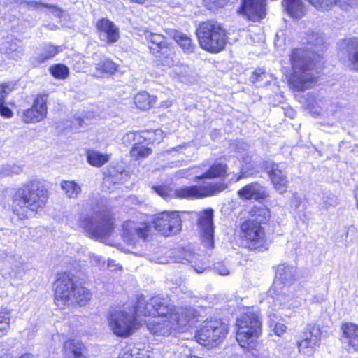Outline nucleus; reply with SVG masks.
<instances>
[{
  "label": "nucleus",
  "instance_id": "13",
  "mask_svg": "<svg viewBox=\"0 0 358 358\" xmlns=\"http://www.w3.org/2000/svg\"><path fill=\"white\" fill-rule=\"evenodd\" d=\"M154 227L166 236L178 233L181 230V218L177 211H163L154 215Z\"/></svg>",
  "mask_w": 358,
  "mask_h": 358
},
{
  "label": "nucleus",
  "instance_id": "17",
  "mask_svg": "<svg viewBox=\"0 0 358 358\" xmlns=\"http://www.w3.org/2000/svg\"><path fill=\"white\" fill-rule=\"evenodd\" d=\"M213 210L207 209L199 214V227L202 241L205 245L212 249L214 246Z\"/></svg>",
  "mask_w": 358,
  "mask_h": 358
},
{
  "label": "nucleus",
  "instance_id": "63",
  "mask_svg": "<svg viewBox=\"0 0 358 358\" xmlns=\"http://www.w3.org/2000/svg\"><path fill=\"white\" fill-rule=\"evenodd\" d=\"M114 262H114L113 260L108 259V266L109 268H112V267L114 266V265H113V264H114Z\"/></svg>",
  "mask_w": 358,
  "mask_h": 358
},
{
  "label": "nucleus",
  "instance_id": "3",
  "mask_svg": "<svg viewBox=\"0 0 358 358\" xmlns=\"http://www.w3.org/2000/svg\"><path fill=\"white\" fill-rule=\"evenodd\" d=\"M314 59L313 53L308 50L296 48L292 50L290 61L293 73L289 80L292 90L302 92L315 85Z\"/></svg>",
  "mask_w": 358,
  "mask_h": 358
},
{
  "label": "nucleus",
  "instance_id": "50",
  "mask_svg": "<svg viewBox=\"0 0 358 358\" xmlns=\"http://www.w3.org/2000/svg\"><path fill=\"white\" fill-rule=\"evenodd\" d=\"M0 115L6 118H10L13 115L12 110L4 105V101L0 103Z\"/></svg>",
  "mask_w": 358,
  "mask_h": 358
},
{
  "label": "nucleus",
  "instance_id": "28",
  "mask_svg": "<svg viewBox=\"0 0 358 358\" xmlns=\"http://www.w3.org/2000/svg\"><path fill=\"white\" fill-rule=\"evenodd\" d=\"M60 51V47L55 46L51 44H45L38 53L32 59V63L34 66H38L48 59L54 57Z\"/></svg>",
  "mask_w": 358,
  "mask_h": 358
},
{
  "label": "nucleus",
  "instance_id": "2",
  "mask_svg": "<svg viewBox=\"0 0 358 358\" xmlns=\"http://www.w3.org/2000/svg\"><path fill=\"white\" fill-rule=\"evenodd\" d=\"M167 301L168 310L164 315L156 313L155 314H144V317L157 316V319L152 321H145L149 331L155 336L165 337L172 334L176 331L183 329L196 316V311L192 307H176L171 300L166 298L153 297Z\"/></svg>",
  "mask_w": 358,
  "mask_h": 358
},
{
  "label": "nucleus",
  "instance_id": "32",
  "mask_svg": "<svg viewBox=\"0 0 358 358\" xmlns=\"http://www.w3.org/2000/svg\"><path fill=\"white\" fill-rule=\"evenodd\" d=\"M173 37L185 53L189 54L194 52L195 44L187 35L180 31H175Z\"/></svg>",
  "mask_w": 358,
  "mask_h": 358
},
{
  "label": "nucleus",
  "instance_id": "27",
  "mask_svg": "<svg viewBox=\"0 0 358 358\" xmlns=\"http://www.w3.org/2000/svg\"><path fill=\"white\" fill-rule=\"evenodd\" d=\"M343 45L348 54V60L351 68L358 71V38L347 39L344 41Z\"/></svg>",
  "mask_w": 358,
  "mask_h": 358
},
{
  "label": "nucleus",
  "instance_id": "35",
  "mask_svg": "<svg viewBox=\"0 0 358 358\" xmlns=\"http://www.w3.org/2000/svg\"><path fill=\"white\" fill-rule=\"evenodd\" d=\"M86 155L87 162L90 165L96 167H100L103 166L110 159L109 155L102 154L93 150H87Z\"/></svg>",
  "mask_w": 358,
  "mask_h": 358
},
{
  "label": "nucleus",
  "instance_id": "42",
  "mask_svg": "<svg viewBox=\"0 0 358 358\" xmlns=\"http://www.w3.org/2000/svg\"><path fill=\"white\" fill-rule=\"evenodd\" d=\"M175 53L171 48H165L163 50L162 52V55L160 56V59L162 65L171 67L175 65L176 61L174 59Z\"/></svg>",
  "mask_w": 358,
  "mask_h": 358
},
{
  "label": "nucleus",
  "instance_id": "52",
  "mask_svg": "<svg viewBox=\"0 0 358 358\" xmlns=\"http://www.w3.org/2000/svg\"><path fill=\"white\" fill-rule=\"evenodd\" d=\"M90 262L92 265L96 266H101L104 264V260L99 255L94 254L90 256Z\"/></svg>",
  "mask_w": 358,
  "mask_h": 358
},
{
  "label": "nucleus",
  "instance_id": "23",
  "mask_svg": "<svg viewBox=\"0 0 358 358\" xmlns=\"http://www.w3.org/2000/svg\"><path fill=\"white\" fill-rule=\"evenodd\" d=\"M85 347L82 342L76 339L65 341L63 350L66 358H87L84 355Z\"/></svg>",
  "mask_w": 358,
  "mask_h": 358
},
{
  "label": "nucleus",
  "instance_id": "57",
  "mask_svg": "<svg viewBox=\"0 0 358 358\" xmlns=\"http://www.w3.org/2000/svg\"><path fill=\"white\" fill-rule=\"evenodd\" d=\"M307 108L310 110V113H313L315 115H320L321 113L320 110H315V106L313 103H307Z\"/></svg>",
  "mask_w": 358,
  "mask_h": 358
},
{
  "label": "nucleus",
  "instance_id": "26",
  "mask_svg": "<svg viewBox=\"0 0 358 358\" xmlns=\"http://www.w3.org/2000/svg\"><path fill=\"white\" fill-rule=\"evenodd\" d=\"M197 260H199V255L187 249L181 250L179 256L177 257V261H186L192 263V266L194 268V271L198 273H201L206 270L208 266L206 263L203 262L201 263V265H197L196 262Z\"/></svg>",
  "mask_w": 358,
  "mask_h": 358
},
{
  "label": "nucleus",
  "instance_id": "29",
  "mask_svg": "<svg viewBox=\"0 0 358 358\" xmlns=\"http://www.w3.org/2000/svg\"><path fill=\"white\" fill-rule=\"evenodd\" d=\"M282 6L293 18H301L304 15L305 7L302 0H283Z\"/></svg>",
  "mask_w": 358,
  "mask_h": 358
},
{
  "label": "nucleus",
  "instance_id": "64",
  "mask_svg": "<svg viewBox=\"0 0 358 358\" xmlns=\"http://www.w3.org/2000/svg\"><path fill=\"white\" fill-rule=\"evenodd\" d=\"M14 169H15L14 173H18L22 171V169L20 166H15Z\"/></svg>",
  "mask_w": 358,
  "mask_h": 358
},
{
  "label": "nucleus",
  "instance_id": "18",
  "mask_svg": "<svg viewBox=\"0 0 358 358\" xmlns=\"http://www.w3.org/2000/svg\"><path fill=\"white\" fill-rule=\"evenodd\" d=\"M266 0H241L238 13L253 22L259 21L266 15Z\"/></svg>",
  "mask_w": 358,
  "mask_h": 358
},
{
  "label": "nucleus",
  "instance_id": "44",
  "mask_svg": "<svg viewBox=\"0 0 358 358\" xmlns=\"http://www.w3.org/2000/svg\"><path fill=\"white\" fill-rule=\"evenodd\" d=\"M148 136H145V135H142L141 133L138 132H129L127 133L123 137H122V142L125 145H129L132 142L137 143L140 142L141 140H147Z\"/></svg>",
  "mask_w": 358,
  "mask_h": 358
},
{
  "label": "nucleus",
  "instance_id": "49",
  "mask_svg": "<svg viewBox=\"0 0 358 358\" xmlns=\"http://www.w3.org/2000/svg\"><path fill=\"white\" fill-rule=\"evenodd\" d=\"M264 76L265 72L264 71V70L262 69H259L253 72L252 76L250 78V80L252 83H256L259 80H262V78Z\"/></svg>",
  "mask_w": 358,
  "mask_h": 358
},
{
  "label": "nucleus",
  "instance_id": "58",
  "mask_svg": "<svg viewBox=\"0 0 358 358\" xmlns=\"http://www.w3.org/2000/svg\"><path fill=\"white\" fill-rule=\"evenodd\" d=\"M171 106V101H164V102L161 103L159 107H161V108H169Z\"/></svg>",
  "mask_w": 358,
  "mask_h": 358
},
{
  "label": "nucleus",
  "instance_id": "51",
  "mask_svg": "<svg viewBox=\"0 0 358 358\" xmlns=\"http://www.w3.org/2000/svg\"><path fill=\"white\" fill-rule=\"evenodd\" d=\"M307 42L314 45H317L322 42V38L318 33L313 32L311 36L308 38Z\"/></svg>",
  "mask_w": 358,
  "mask_h": 358
},
{
  "label": "nucleus",
  "instance_id": "53",
  "mask_svg": "<svg viewBox=\"0 0 358 358\" xmlns=\"http://www.w3.org/2000/svg\"><path fill=\"white\" fill-rule=\"evenodd\" d=\"M171 257H159L154 255L152 257L151 260L159 264H168L171 262Z\"/></svg>",
  "mask_w": 358,
  "mask_h": 358
},
{
  "label": "nucleus",
  "instance_id": "22",
  "mask_svg": "<svg viewBox=\"0 0 358 358\" xmlns=\"http://www.w3.org/2000/svg\"><path fill=\"white\" fill-rule=\"evenodd\" d=\"M0 52L9 59L18 60L23 56L24 50L21 40L6 38L0 44Z\"/></svg>",
  "mask_w": 358,
  "mask_h": 358
},
{
  "label": "nucleus",
  "instance_id": "20",
  "mask_svg": "<svg viewBox=\"0 0 358 358\" xmlns=\"http://www.w3.org/2000/svg\"><path fill=\"white\" fill-rule=\"evenodd\" d=\"M99 37L101 41L110 44L117 42L120 38L119 29L111 21L103 18L96 23Z\"/></svg>",
  "mask_w": 358,
  "mask_h": 358
},
{
  "label": "nucleus",
  "instance_id": "33",
  "mask_svg": "<svg viewBox=\"0 0 358 358\" xmlns=\"http://www.w3.org/2000/svg\"><path fill=\"white\" fill-rule=\"evenodd\" d=\"M156 99L155 96H150L148 92H141L135 96L134 103L138 108L146 110L156 103Z\"/></svg>",
  "mask_w": 358,
  "mask_h": 358
},
{
  "label": "nucleus",
  "instance_id": "61",
  "mask_svg": "<svg viewBox=\"0 0 358 358\" xmlns=\"http://www.w3.org/2000/svg\"><path fill=\"white\" fill-rule=\"evenodd\" d=\"M113 182V177H107L104 179V184H106L107 182Z\"/></svg>",
  "mask_w": 358,
  "mask_h": 358
},
{
  "label": "nucleus",
  "instance_id": "6",
  "mask_svg": "<svg viewBox=\"0 0 358 358\" xmlns=\"http://www.w3.org/2000/svg\"><path fill=\"white\" fill-rule=\"evenodd\" d=\"M226 185L203 181L202 185L183 187L173 190L169 186H154L153 190L163 199L168 200L173 196L180 199H201L216 195L226 188Z\"/></svg>",
  "mask_w": 358,
  "mask_h": 358
},
{
  "label": "nucleus",
  "instance_id": "40",
  "mask_svg": "<svg viewBox=\"0 0 358 358\" xmlns=\"http://www.w3.org/2000/svg\"><path fill=\"white\" fill-rule=\"evenodd\" d=\"M61 188L65 195L70 199L77 198L81 193L80 186L74 181H62Z\"/></svg>",
  "mask_w": 358,
  "mask_h": 358
},
{
  "label": "nucleus",
  "instance_id": "54",
  "mask_svg": "<svg viewBox=\"0 0 358 358\" xmlns=\"http://www.w3.org/2000/svg\"><path fill=\"white\" fill-rule=\"evenodd\" d=\"M43 6L46 8L51 9L52 13L53 15H55L56 17H60L62 16V10L60 8H59L55 6L48 5V4H44Z\"/></svg>",
  "mask_w": 358,
  "mask_h": 358
},
{
  "label": "nucleus",
  "instance_id": "10",
  "mask_svg": "<svg viewBox=\"0 0 358 358\" xmlns=\"http://www.w3.org/2000/svg\"><path fill=\"white\" fill-rule=\"evenodd\" d=\"M228 332V325L220 320H209L203 322L196 331V341L207 347L219 345L225 338Z\"/></svg>",
  "mask_w": 358,
  "mask_h": 358
},
{
  "label": "nucleus",
  "instance_id": "30",
  "mask_svg": "<svg viewBox=\"0 0 358 358\" xmlns=\"http://www.w3.org/2000/svg\"><path fill=\"white\" fill-rule=\"evenodd\" d=\"M310 4L320 11H328L334 6L339 5L344 7L345 5L350 6L353 0H307Z\"/></svg>",
  "mask_w": 358,
  "mask_h": 358
},
{
  "label": "nucleus",
  "instance_id": "36",
  "mask_svg": "<svg viewBox=\"0 0 358 358\" xmlns=\"http://www.w3.org/2000/svg\"><path fill=\"white\" fill-rule=\"evenodd\" d=\"M117 358H151L148 352L134 346L127 345L122 348Z\"/></svg>",
  "mask_w": 358,
  "mask_h": 358
},
{
  "label": "nucleus",
  "instance_id": "34",
  "mask_svg": "<svg viewBox=\"0 0 358 358\" xmlns=\"http://www.w3.org/2000/svg\"><path fill=\"white\" fill-rule=\"evenodd\" d=\"M91 296V293L88 289L82 286L77 285L73 292L72 300L69 302V305L77 303L80 306H84L90 300Z\"/></svg>",
  "mask_w": 358,
  "mask_h": 358
},
{
  "label": "nucleus",
  "instance_id": "4",
  "mask_svg": "<svg viewBox=\"0 0 358 358\" xmlns=\"http://www.w3.org/2000/svg\"><path fill=\"white\" fill-rule=\"evenodd\" d=\"M48 200L47 191L38 183L31 182L16 190L11 208L20 219L28 218L34 212L44 208Z\"/></svg>",
  "mask_w": 358,
  "mask_h": 358
},
{
  "label": "nucleus",
  "instance_id": "19",
  "mask_svg": "<svg viewBox=\"0 0 358 358\" xmlns=\"http://www.w3.org/2000/svg\"><path fill=\"white\" fill-rule=\"evenodd\" d=\"M266 169L275 189L281 194H284L289 185L284 166L279 164L267 162Z\"/></svg>",
  "mask_w": 358,
  "mask_h": 358
},
{
  "label": "nucleus",
  "instance_id": "1",
  "mask_svg": "<svg viewBox=\"0 0 358 358\" xmlns=\"http://www.w3.org/2000/svg\"><path fill=\"white\" fill-rule=\"evenodd\" d=\"M167 301L140 298L134 306H123L111 308L108 314L110 329L118 336L127 338L137 330L143 323L144 314L158 313L164 315L168 309Z\"/></svg>",
  "mask_w": 358,
  "mask_h": 358
},
{
  "label": "nucleus",
  "instance_id": "31",
  "mask_svg": "<svg viewBox=\"0 0 358 358\" xmlns=\"http://www.w3.org/2000/svg\"><path fill=\"white\" fill-rule=\"evenodd\" d=\"M94 76L104 77L111 75L117 71V65L110 59L102 58L95 64Z\"/></svg>",
  "mask_w": 358,
  "mask_h": 358
},
{
  "label": "nucleus",
  "instance_id": "12",
  "mask_svg": "<svg viewBox=\"0 0 358 358\" xmlns=\"http://www.w3.org/2000/svg\"><path fill=\"white\" fill-rule=\"evenodd\" d=\"M73 275L64 272L58 275L55 282V303L59 308L69 306L72 300V294L77 286L73 282Z\"/></svg>",
  "mask_w": 358,
  "mask_h": 358
},
{
  "label": "nucleus",
  "instance_id": "38",
  "mask_svg": "<svg viewBox=\"0 0 358 358\" xmlns=\"http://www.w3.org/2000/svg\"><path fill=\"white\" fill-rule=\"evenodd\" d=\"M241 157H242V167L241 169V173L236 178L235 181H239L241 179H242L244 177H247L251 174H252V172L255 170L254 167V163L252 162V157L250 155V152H246L243 155H241Z\"/></svg>",
  "mask_w": 358,
  "mask_h": 358
},
{
  "label": "nucleus",
  "instance_id": "7",
  "mask_svg": "<svg viewBox=\"0 0 358 358\" xmlns=\"http://www.w3.org/2000/svg\"><path fill=\"white\" fill-rule=\"evenodd\" d=\"M236 340L243 348H253L262 331V323L257 312L248 308L236 320Z\"/></svg>",
  "mask_w": 358,
  "mask_h": 358
},
{
  "label": "nucleus",
  "instance_id": "48",
  "mask_svg": "<svg viewBox=\"0 0 358 358\" xmlns=\"http://www.w3.org/2000/svg\"><path fill=\"white\" fill-rule=\"evenodd\" d=\"M214 269L220 275H227L230 273L229 269L222 262L216 263Z\"/></svg>",
  "mask_w": 358,
  "mask_h": 358
},
{
  "label": "nucleus",
  "instance_id": "55",
  "mask_svg": "<svg viewBox=\"0 0 358 358\" xmlns=\"http://www.w3.org/2000/svg\"><path fill=\"white\" fill-rule=\"evenodd\" d=\"M327 200L324 201L326 208L334 206L338 204L337 198H336L335 196H329L327 197Z\"/></svg>",
  "mask_w": 358,
  "mask_h": 358
},
{
  "label": "nucleus",
  "instance_id": "62",
  "mask_svg": "<svg viewBox=\"0 0 358 358\" xmlns=\"http://www.w3.org/2000/svg\"><path fill=\"white\" fill-rule=\"evenodd\" d=\"M355 200H356V204H357V207L358 208V187L357 188V189L355 190Z\"/></svg>",
  "mask_w": 358,
  "mask_h": 358
},
{
  "label": "nucleus",
  "instance_id": "46",
  "mask_svg": "<svg viewBox=\"0 0 358 358\" xmlns=\"http://www.w3.org/2000/svg\"><path fill=\"white\" fill-rule=\"evenodd\" d=\"M13 87L9 84L0 85V103H3L7 95L12 92Z\"/></svg>",
  "mask_w": 358,
  "mask_h": 358
},
{
  "label": "nucleus",
  "instance_id": "47",
  "mask_svg": "<svg viewBox=\"0 0 358 358\" xmlns=\"http://www.w3.org/2000/svg\"><path fill=\"white\" fill-rule=\"evenodd\" d=\"M206 4V6L209 8V9H214L217 8L223 7L226 3L227 0H203Z\"/></svg>",
  "mask_w": 358,
  "mask_h": 358
},
{
  "label": "nucleus",
  "instance_id": "60",
  "mask_svg": "<svg viewBox=\"0 0 358 358\" xmlns=\"http://www.w3.org/2000/svg\"><path fill=\"white\" fill-rule=\"evenodd\" d=\"M155 134L156 136H159V138H158L159 141L162 139L163 131L162 130H156L155 131Z\"/></svg>",
  "mask_w": 358,
  "mask_h": 358
},
{
  "label": "nucleus",
  "instance_id": "56",
  "mask_svg": "<svg viewBox=\"0 0 358 358\" xmlns=\"http://www.w3.org/2000/svg\"><path fill=\"white\" fill-rule=\"evenodd\" d=\"M301 200V197L296 193L294 194L292 199V205L294 206L295 208H298L299 207Z\"/></svg>",
  "mask_w": 358,
  "mask_h": 358
},
{
  "label": "nucleus",
  "instance_id": "25",
  "mask_svg": "<svg viewBox=\"0 0 358 358\" xmlns=\"http://www.w3.org/2000/svg\"><path fill=\"white\" fill-rule=\"evenodd\" d=\"M143 36L148 41L150 51L153 54L158 53L161 50L166 48V43L163 35L145 30L143 31Z\"/></svg>",
  "mask_w": 358,
  "mask_h": 358
},
{
  "label": "nucleus",
  "instance_id": "9",
  "mask_svg": "<svg viewBox=\"0 0 358 358\" xmlns=\"http://www.w3.org/2000/svg\"><path fill=\"white\" fill-rule=\"evenodd\" d=\"M263 214V218L250 219L241 225L240 238L241 245L250 250H262L266 243L265 232L261 223L266 218L269 212L267 209L259 211Z\"/></svg>",
  "mask_w": 358,
  "mask_h": 358
},
{
  "label": "nucleus",
  "instance_id": "15",
  "mask_svg": "<svg viewBox=\"0 0 358 358\" xmlns=\"http://www.w3.org/2000/svg\"><path fill=\"white\" fill-rule=\"evenodd\" d=\"M47 102V95H37L31 107L23 111L22 121L27 124H36L43 120L48 113Z\"/></svg>",
  "mask_w": 358,
  "mask_h": 358
},
{
  "label": "nucleus",
  "instance_id": "14",
  "mask_svg": "<svg viewBox=\"0 0 358 358\" xmlns=\"http://www.w3.org/2000/svg\"><path fill=\"white\" fill-rule=\"evenodd\" d=\"M321 331L318 326L308 325L302 334L301 339L297 342L299 350L306 355H310L320 345Z\"/></svg>",
  "mask_w": 358,
  "mask_h": 358
},
{
  "label": "nucleus",
  "instance_id": "37",
  "mask_svg": "<svg viewBox=\"0 0 358 358\" xmlns=\"http://www.w3.org/2000/svg\"><path fill=\"white\" fill-rule=\"evenodd\" d=\"M227 173V166L222 164H214L210 169L204 174L197 176L195 178V181L199 180H204L206 178H214L222 177Z\"/></svg>",
  "mask_w": 358,
  "mask_h": 358
},
{
  "label": "nucleus",
  "instance_id": "16",
  "mask_svg": "<svg viewBox=\"0 0 358 358\" xmlns=\"http://www.w3.org/2000/svg\"><path fill=\"white\" fill-rule=\"evenodd\" d=\"M148 223H138L127 221L122 224V237L129 244L136 245L138 239L145 240L150 231Z\"/></svg>",
  "mask_w": 358,
  "mask_h": 358
},
{
  "label": "nucleus",
  "instance_id": "39",
  "mask_svg": "<svg viewBox=\"0 0 358 358\" xmlns=\"http://www.w3.org/2000/svg\"><path fill=\"white\" fill-rule=\"evenodd\" d=\"M146 140H141L140 142L134 143L130 154L132 157L138 159L148 157L151 154V149L145 145Z\"/></svg>",
  "mask_w": 358,
  "mask_h": 358
},
{
  "label": "nucleus",
  "instance_id": "45",
  "mask_svg": "<svg viewBox=\"0 0 358 358\" xmlns=\"http://www.w3.org/2000/svg\"><path fill=\"white\" fill-rule=\"evenodd\" d=\"M271 317V315L269 316ZM270 328L273 329L274 334L278 336H282L285 333L287 327L280 322L274 321L272 318L270 319Z\"/></svg>",
  "mask_w": 358,
  "mask_h": 358
},
{
  "label": "nucleus",
  "instance_id": "21",
  "mask_svg": "<svg viewBox=\"0 0 358 358\" xmlns=\"http://www.w3.org/2000/svg\"><path fill=\"white\" fill-rule=\"evenodd\" d=\"M341 342L348 352L358 351V325L347 322L341 327Z\"/></svg>",
  "mask_w": 358,
  "mask_h": 358
},
{
  "label": "nucleus",
  "instance_id": "8",
  "mask_svg": "<svg viewBox=\"0 0 358 358\" xmlns=\"http://www.w3.org/2000/svg\"><path fill=\"white\" fill-rule=\"evenodd\" d=\"M197 37L201 47L212 53L222 50L227 41L225 30L220 24L211 21L203 22L199 25Z\"/></svg>",
  "mask_w": 358,
  "mask_h": 358
},
{
  "label": "nucleus",
  "instance_id": "59",
  "mask_svg": "<svg viewBox=\"0 0 358 358\" xmlns=\"http://www.w3.org/2000/svg\"><path fill=\"white\" fill-rule=\"evenodd\" d=\"M18 358H36L34 355L33 354H31V353H25L24 355H22L20 357H19Z\"/></svg>",
  "mask_w": 358,
  "mask_h": 358
},
{
  "label": "nucleus",
  "instance_id": "5",
  "mask_svg": "<svg viewBox=\"0 0 358 358\" xmlns=\"http://www.w3.org/2000/svg\"><path fill=\"white\" fill-rule=\"evenodd\" d=\"M296 275L295 266L287 264H281L278 266L273 286L268 291L274 310L276 308L282 310L291 308L292 300L286 294V291L295 280Z\"/></svg>",
  "mask_w": 358,
  "mask_h": 358
},
{
  "label": "nucleus",
  "instance_id": "41",
  "mask_svg": "<svg viewBox=\"0 0 358 358\" xmlns=\"http://www.w3.org/2000/svg\"><path fill=\"white\" fill-rule=\"evenodd\" d=\"M11 310L3 308L0 311V337L6 335L10 329Z\"/></svg>",
  "mask_w": 358,
  "mask_h": 358
},
{
  "label": "nucleus",
  "instance_id": "24",
  "mask_svg": "<svg viewBox=\"0 0 358 358\" xmlns=\"http://www.w3.org/2000/svg\"><path fill=\"white\" fill-rule=\"evenodd\" d=\"M238 194L243 199H259L266 196L264 188L257 182L247 185L238 190Z\"/></svg>",
  "mask_w": 358,
  "mask_h": 358
},
{
  "label": "nucleus",
  "instance_id": "11",
  "mask_svg": "<svg viewBox=\"0 0 358 358\" xmlns=\"http://www.w3.org/2000/svg\"><path fill=\"white\" fill-rule=\"evenodd\" d=\"M78 223L87 236L100 241L109 236L113 229V221L108 216L102 217L98 215L92 217L81 215Z\"/></svg>",
  "mask_w": 358,
  "mask_h": 358
},
{
  "label": "nucleus",
  "instance_id": "43",
  "mask_svg": "<svg viewBox=\"0 0 358 358\" xmlns=\"http://www.w3.org/2000/svg\"><path fill=\"white\" fill-rule=\"evenodd\" d=\"M52 75L58 79H64L69 76V69L64 64H56L50 69Z\"/></svg>",
  "mask_w": 358,
  "mask_h": 358
}]
</instances>
